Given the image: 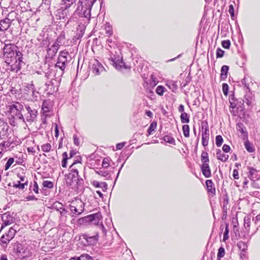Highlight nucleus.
<instances>
[{"mask_svg":"<svg viewBox=\"0 0 260 260\" xmlns=\"http://www.w3.org/2000/svg\"><path fill=\"white\" fill-rule=\"evenodd\" d=\"M22 54L18 52V55H15L13 57L5 59V62L8 66L7 70L14 72H17L21 68L22 61Z\"/></svg>","mask_w":260,"mask_h":260,"instance_id":"obj_1","label":"nucleus"},{"mask_svg":"<svg viewBox=\"0 0 260 260\" xmlns=\"http://www.w3.org/2000/svg\"><path fill=\"white\" fill-rule=\"evenodd\" d=\"M108 58L111 61L113 66H115L117 69H120L124 66L121 53L118 48L114 49L112 51H109Z\"/></svg>","mask_w":260,"mask_h":260,"instance_id":"obj_2","label":"nucleus"},{"mask_svg":"<svg viewBox=\"0 0 260 260\" xmlns=\"http://www.w3.org/2000/svg\"><path fill=\"white\" fill-rule=\"evenodd\" d=\"M96 0H79L82 9L81 10V17L86 19L87 22H89L91 17V10L93 5Z\"/></svg>","mask_w":260,"mask_h":260,"instance_id":"obj_3","label":"nucleus"},{"mask_svg":"<svg viewBox=\"0 0 260 260\" xmlns=\"http://www.w3.org/2000/svg\"><path fill=\"white\" fill-rule=\"evenodd\" d=\"M76 0H61L60 8L57 10L60 19L68 18L70 16V8L75 4Z\"/></svg>","mask_w":260,"mask_h":260,"instance_id":"obj_4","label":"nucleus"},{"mask_svg":"<svg viewBox=\"0 0 260 260\" xmlns=\"http://www.w3.org/2000/svg\"><path fill=\"white\" fill-rule=\"evenodd\" d=\"M68 58H71L69 56V53L68 51L63 50L59 52L57 58V61L55 65V68L57 71L59 69L60 71V74L62 75L64 69L66 68V65L68 62Z\"/></svg>","mask_w":260,"mask_h":260,"instance_id":"obj_5","label":"nucleus"},{"mask_svg":"<svg viewBox=\"0 0 260 260\" xmlns=\"http://www.w3.org/2000/svg\"><path fill=\"white\" fill-rule=\"evenodd\" d=\"M23 107L22 104L15 102L9 106V112L13 118L16 117L17 119L24 122V117L21 112Z\"/></svg>","mask_w":260,"mask_h":260,"instance_id":"obj_6","label":"nucleus"},{"mask_svg":"<svg viewBox=\"0 0 260 260\" xmlns=\"http://www.w3.org/2000/svg\"><path fill=\"white\" fill-rule=\"evenodd\" d=\"M17 47L12 43H5L3 47V57L4 60L10 57H13L15 55H18V52H20L17 50Z\"/></svg>","mask_w":260,"mask_h":260,"instance_id":"obj_7","label":"nucleus"},{"mask_svg":"<svg viewBox=\"0 0 260 260\" xmlns=\"http://www.w3.org/2000/svg\"><path fill=\"white\" fill-rule=\"evenodd\" d=\"M17 255L20 260L29 258L32 256L31 248L29 246L18 245L16 248Z\"/></svg>","mask_w":260,"mask_h":260,"instance_id":"obj_8","label":"nucleus"},{"mask_svg":"<svg viewBox=\"0 0 260 260\" xmlns=\"http://www.w3.org/2000/svg\"><path fill=\"white\" fill-rule=\"evenodd\" d=\"M90 68L92 72L95 75H99L106 72L103 66L95 58L91 60Z\"/></svg>","mask_w":260,"mask_h":260,"instance_id":"obj_9","label":"nucleus"},{"mask_svg":"<svg viewBox=\"0 0 260 260\" xmlns=\"http://www.w3.org/2000/svg\"><path fill=\"white\" fill-rule=\"evenodd\" d=\"M24 107L27 112L23 115L24 122L25 120L28 122H34L37 117L38 111L36 109L31 108L28 105H25Z\"/></svg>","mask_w":260,"mask_h":260,"instance_id":"obj_10","label":"nucleus"},{"mask_svg":"<svg viewBox=\"0 0 260 260\" xmlns=\"http://www.w3.org/2000/svg\"><path fill=\"white\" fill-rule=\"evenodd\" d=\"M84 203L81 200H76L75 202H72L70 205L71 211L77 215L81 214L84 211Z\"/></svg>","mask_w":260,"mask_h":260,"instance_id":"obj_11","label":"nucleus"},{"mask_svg":"<svg viewBox=\"0 0 260 260\" xmlns=\"http://www.w3.org/2000/svg\"><path fill=\"white\" fill-rule=\"evenodd\" d=\"M3 223L1 226L2 230L5 226L9 225L15 221V218L14 216V213L7 212L2 215Z\"/></svg>","mask_w":260,"mask_h":260,"instance_id":"obj_12","label":"nucleus"},{"mask_svg":"<svg viewBox=\"0 0 260 260\" xmlns=\"http://www.w3.org/2000/svg\"><path fill=\"white\" fill-rule=\"evenodd\" d=\"M16 233V230L13 228H11L8 233L5 235H3L0 239V244L3 245V246H7L10 240L14 237Z\"/></svg>","mask_w":260,"mask_h":260,"instance_id":"obj_13","label":"nucleus"},{"mask_svg":"<svg viewBox=\"0 0 260 260\" xmlns=\"http://www.w3.org/2000/svg\"><path fill=\"white\" fill-rule=\"evenodd\" d=\"M202 142L204 146H207L208 144L209 139V129L208 128L207 123L205 124H202Z\"/></svg>","mask_w":260,"mask_h":260,"instance_id":"obj_14","label":"nucleus"},{"mask_svg":"<svg viewBox=\"0 0 260 260\" xmlns=\"http://www.w3.org/2000/svg\"><path fill=\"white\" fill-rule=\"evenodd\" d=\"M98 234L90 236L87 233L83 234L80 236V239H84L86 241L85 244L88 245L95 244L98 241Z\"/></svg>","mask_w":260,"mask_h":260,"instance_id":"obj_15","label":"nucleus"},{"mask_svg":"<svg viewBox=\"0 0 260 260\" xmlns=\"http://www.w3.org/2000/svg\"><path fill=\"white\" fill-rule=\"evenodd\" d=\"M86 26L85 24L80 23L78 24L75 31V35L74 36L73 40L76 41L77 40L80 39L83 36L85 32Z\"/></svg>","mask_w":260,"mask_h":260,"instance_id":"obj_16","label":"nucleus"},{"mask_svg":"<svg viewBox=\"0 0 260 260\" xmlns=\"http://www.w3.org/2000/svg\"><path fill=\"white\" fill-rule=\"evenodd\" d=\"M102 215L101 213H97L95 214H92L89 215L85 217V220L89 222H93L94 224H97L99 222L100 219L101 218Z\"/></svg>","mask_w":260,"mask_h":260,"instance_id":"obj_17","label":"nucleus"},{"mask_svg":"<svg viewBox=\"0 0 260 260\" xmlns=\"http://www.w3.org/2000/svg\"><path fill=\"white\" fill-rule=\"evenodd\" d=\"M206 184L209 196L210 197H213L216 192L214 183L212 182L211 180H206Z\"/></svg>","mask_w":260,"mask_h":260,"instance_id":"obj_18","label":"nucleus"},{"mask_svg":"<svg viewBox=\"0 0 260 260\" xmlns=\"http://www.w3.org/2000/svg\"><path fill=\"white\" fill-rule=\"evenodd\" d=\"M9 131V126L3 118H0V135L6 136Z\"/></svg>","mask_w":260,"mask_h":260,"instance_id":"obj_19","label":"nucleus"},{"mask_svg":"<svg viewBox=\"0 0 260 260\" xmlns=\"http://www.w3.org/2000/svg\"><path fill=\"white\" fill-rule=\"evenodd\" d=\"M248 177L251 178H257V179H259V176L260 173V171L257 170L254 167H248Z\"/></svg>","mask_w":260,"mask_h":260,"instance_id":"obj_20","label":"nucleus"},{"mask_svg":"<svg viewBox=\"0 0 260 260\" xmlns=\"http://www.w3.org/2000/svg\"><path fill=\"white\" fill-rule=\"evenodd\" d=\"M92 184L96 188H101L104 192H106L108 189V185L105 182H99L94 180Z\"/></svg>","mask_w":260,"mask_h":260,"instance_id":"obj_21","label":"nucleus"},{"mask_svg":"<svg viewBox=\"0 0 260 260\" xmlns=\"http://www.w3.org/2000/svg\"><path fill=\"white\" fill-rule=\"evenodd\" d=\"M76 162L73 163L70 168V172L68 174L67 179H75L78 177V171L77 169L72 168Z\"/></svg>","mask_w":260,"mask_h":260,"instance_id":"obj_22","label":"nucleus"},{"mask_svg":"<svg viewBox=\"0 0 260 260\" xmlns=\"http://www.w3.org/2000/svg\"><path fill=\"white\" fill-rule=\"evenodd\" d=\"M10 20L9 18H5L0 21V31H5L10 26Z\"/></svg>","mask_w":260,"mask_h":260,"instance_id":"obj_23","label":"nucleus"},{"mask_svg":"<svg viewBox=\"0 0 260 260\" xmlns=\"http://www.w3.org/2000/svg\"><path fill=\"white\" fill-rule=\"evenodd\" d=\"M216 156L218 160H220L222 162L226 161L229 157L228 154L223 153L220 149L217 150Z\"/></svg>","mask_w":260,"mask_h":260,"instance_id":"obj_24","label":"nucleus"},{"mask_svg":"<svg viewBox=\"0 0 260 260\" xmlns=\"http://www.w3.org/2000/svg\"><path fill=\"white\" fill-rule=\"evenodd\" d=\"M23 156L24 155L21 152H19L18 154L14 155L12 157L14 158L15 164H14L13 166H15L17 164H22L24 162Z\"/></svg>","mask_w":260,"mask_h":260,"instance_id":"obj_25","label":"nucleus"},{"mask_svg":"<svg viewBox=\"0 0 260 260\" xmlns=\"http://www.w3.org/2000/svg\"><path fill=\"white\" fill-rule=\"evenodd\" d=\"M202 171L205 177L208 178L211 175V171L208 164H203L201 167Z\"/></svg>","mask_w":260,"mask_h":260,"instance_id":"obj_26","label":"nucleus"},{"mask_svg":"<svg viewBox=\"0 0 260 260\" xmlns=\"http://www.w3.org/2000/svg\"><path fill=\"white\" fill-rule=\"evenodd\" d=\"M58 51V49L57 48H55L54 46L52 45L50 47L48 48L47 50V54L46 56L48 58H52L57 52Z\"/></svg>","mask_w":260,"mask_h":260,"instance_id":"obj_27","label":"nucleus"},{"mask_svg":"<svg viewBox=\"0 0 260 260\" xmlns=\"http://www.w3.org/2000/svg\"><path fill=\"white\" fill-rule=\"evenodd\" d=\"M221 203L222 204V206L223 209V212L227 213V205L229 204V198L226 194L222 196L221 198Z\"/></svg>","mask_w":260,"mask_h":260,"instance_id":"obj_28","label":"nucleus"},{"mask_svg":"<svg viewBox=\"0 0 260 260\" xmlns=\"http://www.w3.org/2000/svg\"><path fill=\"white\" fill-rule=\"evenodd\" d=\"M237 129L240 132L243 137L247 138V133L245 130V127L243 123L239 122L237 124Z\"/></svg>","mask_w":260,"mask_h":260,"instance_id":"obj_29","label":"nucleus"},{"mask_svg":"<svg viewBox=\"0 0 260 260\" xmlns=\"http://www.w3.org/2000/svg\"><path fill=\"white\" fill-rule=\"evenodd\" d=\"M229 70V67L228 66L224 65L221 67L220 73L221 80H224L227 78Z\"/></svg>","mask_w":260,"mask_h":260,"instance_id":"obj_30","label":"nucleus"},{"mask_svg":"<svg viewBox=\"0 0 260 260\" xmlns=\"http://www.w3.org/2000/svg\"><path fill=\"white\" fill-rule=\"evenodd\" d=\"M244 146L246 150L249 153L254 152L255 150L253 145L247 139L244 142Z\"/></svg>","mask_w":260,"mask_h":260,"instance_id":"obj_31","label":"nucleus"},{"mask_svg":"<svg viewBox=\"0 0 260 260\" xmlns=\"http://www.w3.org/2000/svg\"><path fill=\"white\" fill-rule=\"evenodd\" d=\"M166 85L172 91L174 92H176L178 89V86L176 83L172 80L168 81L166 83Z\"/></svg>","mask_w":260,"mask_h":260,"instance_id":"obj_32","label":"nucleus"},{"mask_svg":"<svg viewBox=\"0 0 260 260\" xmlns=\"http://www.w3.org/2000/svg\"><path fill=\"white\" fill-rule=\"evenodd\" d=\"M70 260H94V259L87 254H82L79 257H72Z\"/></svg>","mask_w":260,"mask_h":260,"instance_id":"obj_33","label":"nucleus"},{"mask_svg":"<svg viewBox=\"0 0 260 260\" xmlns=\"http://www.w3.org/2000/svg\"><path fill=\"white\" fill-rule=\"evenodd\" d=\"M9 186H12L16 188H18L19 189H23L24 188V186L27 185V181L24 183H21L20 181H17L16 183L12 182V183L9 182L8 183Z\"/></svg>","mask_w":260,"mask_h":260,"instance_id":"obj_34","label":"nucleus"},{"mask_svg":"<svg viewBox=\"0 0 260 260\" xmlns=\"http://www.w3.org/2000/svg\"><path fill=\"white\" fill-rule=\"evenodd\" d=\"M157 126V122L156 121H153L152 123H151L150 126H149V128L147 130V134L146 136L147 137L149 136L150 135H152L153 132L155 131V129H156Z\"/></svg>","mask_w":260,"mask_h":260,"instance_id":"obj_35","label":"nucleus"},{"mask_svg":"<svg viewBox=\"0 0 260 260\" xmlns=\"http://www.w3.org/2000/svg\"><path fill=\"white\" fill-rule=\"evenodd\" d=\"M106 35L108 37L111 36L113 34L112 27L109 22H106L105 26Z\"/></svg>","mask_w":260,"mask_h":260,"instance_id":"obj_36","label":"nucleus"},{"mask_svg":"<svg viewBox=\"0 0 260 260\" xmlns=\"http://www.w3.org/2000/svg\"><path fill=\"white\" fill-rule=\"evenodd\" d=\"M11 144L12 143L9 141H4L0 143V151L3 153V151H6V149L10 147Z\"/></svg>","mask_w":260,"mask_h":260,"instance_id":"obj_37","label":"nucleus"},{"mask_svg":"<svg viewBox=\"0 0 260 260\" xmlns=\"http://www.w3.org/2000/svg\"><path fill=\"white\" fill-rule=\"evenodd\" d=\"M181 121L183 123L189 122V116L185 112H182L180 116Z\"/></svg>","mask_w":260,"mask_h":260,"instance_id":"obj_38","label":"nucleus"},{"mask_svg":"<svg viewBox=\"0 0 260 260\" xmlns=\"http://www.w3.org/2000/svg\"><path fill=\"white\" fill-rule=\"evenodd\" d=\"M250 219L248 216L244 217V226L247 232H249L250 230Z\"/></svg>","mask_w":260,"mask_h":260,"instance_id":"obj_39","label":"nucleus"},{"mask_svg":"<svg viewBox=\"0 0 260 260\" xmlns=\"http://www.w3.org/2000/svg\"><path fill=\"white\" fill-rule=\"evenodd\" d=\"M15 164V162L14 160V158H13L12 157H10L8 159L6 164L5 165V167H4L5 170L6 171V170H8L12 165H14V164Z\"/></svg>","mask_w":260,"mask_h":260,"instance_id":"obj_40","label":"nucleus"},{"mask_svg":"<svg viewBox=\"0 0 260 260\" xmlns=\"http://www.w3.org/2000/svg\"><path fill=\"white\" fill-rule=\"evenodd\" d=\"M182 130L183 135L185 137L188 138L189 137V126L187 124L183 125L182 126Z\"/></svg>","mask_w":260,"mask_h":260,"instance_id":"obj_41","label":"nucleus"},{"mask_svg":"<svg viewBox=\"0 0 260 260\" xmlns=\"http://www.w3.org/2000/svg\"><path fill=\"white\" fill-rule=\"evenodd\" d=\"M201 161L203 164H208L209 162L208 154L207 152L203 151L201 154Z\"/></svg>","mask_w":260,"mask_h":260,"instance_id":"obj_42","label":"nucleus"},{"mask_svg":"<svg viewBox=\"0 0 260 260\" xmlns=\"http://www.w3.org/2000/svg\"><path fill=\"white\" fill-rule=\"evenodd\" d=\"M163 140L170 144H175V139L171 136L169 135H166L163 138Z\"/></svg>","mask_w":260,"mask_h":260,"instance_id":"obj_43","label":"nucleus"},{"mask_svg":"<svg viewBox=\"0 0 260 260\" xmlns=\"http://www.w3.org/2000/svg\"><path fill=\"white\" fill-rule=\"evenodd\" d=\"M62 160L61 161V166L63 168L67 167V160L68 159V153L67 152H64L62 153Z\"/></svg>","mask_w":260,"mask_h":260,"instance_id":"obj_44","label":"nucleus"},{"mask_svg":"<svg viewBox=\"0 0 260 260\" xmlns=\"http://www.w3.org/2000/svg\"><path fill=\"white\" fill-rule=\"evenodd\" d=\"M51 147L50 143H46L41 146V149L44 152H48L51 150Z\"/></svg>","mask_w":260,"mask_h":260,"instance_id":"obj_45","label":"nucleus"},{"mask_svg":"<svg viewBox=\"0 0 260 260\" xmlns=\"http://www.w3.org/2000/svg\"><path fill=\"white\" fill-rule=\"evenodd\" d=\"M225 254V250L223 247H220L218 249V251L217 253V259L220 260L222 257L224 256Z\"/></svg>","mask_w":260,"mask_h":260,"instance_id":"obj_46","label":"nucleus"},{"mask_svg":"<svg viewBox=\"0 0 260 260\" xmlns=\"http://www.w3.org/2000/svg\"><path fill=\"white\" fill-rule=\"evenodd\" d=\"M165 89H166V88L165 87H164L162 85H159L156 88V92L159 95L161 96L163 95Z\"/></svg>","mask_w":260,"mask_h":260,"instance_id":"obj_47","label":"nucleus"},{"mask_svg":"<svg viewBox=\"0 0 260 260\" xmlns=\"http://www.w3.org/2000/svg\"><path fill=\"white\" fill-rule=\"evenodd\" d=\"M223 143V138L220 135L216 136L215 138V143L217 147H220Z\"/></svg>","mask_w":260,"mask_h":260,"instance_id":"obj_48","label":"nucleus"},{"mask_svg":"<svg viewBox=\"0 0 260 260\" xmlns=\"http://www.w3.org/2000/svg\"><path fill=\"white\" fill-rule=\"evenodd\" d=\"M66 39L65 37V34L63 32H62L57 39H56V41H57L58 43H59L60 44H62L63 43V41Z\"/></svg>","mask_w":260,"mask_h":260,"instance_id":"obj_49","label":"nucleus"},{"mask_svg":"<svg viewBox=\"0 0 260 260\" xmlns=\"http://www.w3.org/2000/svg\"><path fill=\"white\" fill-rule=\"evenodd\" d=\"M229 225L228 224H226L225 228V231L223 234V241H225L227 240L229 237Z\"/></svg>","mask_w":260,"mask_h":260,"instance_id":"obj_50","label":"nucleus"},{"mask_svg":"<svg viewBox=\"0 0 260 260\" xmlns=\"http://www.w3.org/2000/svg\"><path fill=\"white\" fill-rule=\"evenodd\" d=\"M30 191H33L36 193H39V188L37 183L36 181L34 182L33 185H30L29 187Z\"/></svg>","mask_w":260,"mask_h":260,"instance_id":"obj_51","label":"nucleus"},{"mask_svg":"<svg viewBox=\"0 0 260 260\" xmlns=\"http://www.w3.org/2000/svg\"><path fill=\"white\" fill-rule=\"evenodd\" d=\"M42 110L44 113H47L49 111V107H48V103L47 101H44L42 105Z\"/></svg>","mask_w":260,"mask_h":260,"instance_id":"obj_52","label":"nucleus"},{"mask_svg":"<svg viewBox=\"0 0 260 260\" xmlns=\"http://www.w3.org/2000/svg\"><path fill=\"white\" fill-rule=\"evenodd\" d=\"M222 46L225 49H229L231 46L230 40H224L221 42Z\"/></svg>","mask_w":260,"mask_h":260,"instance_id":"obj_53","label":"nucleus"},{"mask_svg":"<svg viewBox=\"0 0 260 260\" xmlns=\"http://www.w3.org/2000/svg\"><path fill=\"white\" fill-rule=\"evenodd\" d=\"M233 230L234 231V232H235V233H236V232H239V229H238V220L237 219H233Z\"/></svg>","mask_w":260,"mask_h":260,"instance_id":"obj_54","label":"nucleus"},{"mask_svg":"<svg viewBox=\"0 0 260 260\" xmlns=\"http://www.w3.org/2000/svg\"><path fill=\"white\" fill-rule=\"evenodd\" d=\"M222 91L223 93L225 95H227L228 94L229 91V86L228 84L224 83L222 84Z\"/></svg>","mask_w":260,"mask_h":260,"instance_id":"obj_55","label":"nucleus"},{"mask_svg":"<svg viewBox=\"0 0 260 260\" xmlns=\"http://www.w3.org/2000/svg\"><path fill=\"white\" fill-rule=\"evenodd\" d=\"M224 51L221 49L218 48L216 50V57L217 58H221L223 56Z\"/></svg>","mask_w":260,"mask_h":260,"instance_id":"obj_56","label":"nucleus"},{"mask_svg":"<svg viewBox=\"0 0 260 260\" xmlns=\"http://www.w3.org/2000/svg\"><path fill=\"white\" fill-rule=\"evenodd\" d=\"M43 185L45 187H47L48 188H52L53 187V183L49 181H44Z\"/></svg>","mask_w":260,"mask_h":260,"instance_id":"obj_57","label":"nucleus"},{"mask_svg":"<svg viewBox=\"0 0 260 260\" xmlns=\"http://www.w3.org/2000/svg\"><path fill=\"white\" fill-rule=\"evenodd\" d=\"M109 166V159L108 158H105L102 162V166L104 168H107Z\"/></svg>","mask_w":260,"mask_h":260,"instance_id":"obj_58","label":"nucleus"},{"mask_svg":"<svg viewBox=\"0 0 260 260\" xmlns=\"http://www.w3.org/2000/svg\"><path fill=\"white\" fill-rule=\"evenodd\" d=\"M73 139L74 144L76 146H79L80 145V140L77 135H74L73 136Z\"/></svg>","mask_w":260,"mask_h":260,"instance_id":"obj_59","label":"nucleus"},{"mask_svg":"<svg viewBox=\"0 0 260 260\" xmlns=\"http://www.w3.org/2000/svg\"><path fill=\"white\" fill-rule=\"evenodd\" d=\"M230 102L231 105L232 107H234L236 106V104L235 103V97L233 95H230Z\"/></svg>","mask_w":260,"mask_h":260,"instance_id":"obj_60","label":"nucleus"},{"mask_svg":"<svg viewBox=\"0 0 260 260\" xmlns=\"http://www.w3.org/2000/svg\"><path fill=\"white\" fill-rule=\"evenodd\" d=\"M222 150L224 152H229L230 150H231V147L229 145H226V144H224L222 146Z\"/></svg>","mask_w":260,"mask_h":260,"instance_id":"obj_61","label":"nucleus"},{"mask_svg":"<svg viewBox=\"0 0 260 260\" xmlns=\"http://www.w3.org/2000/svg\"><path fill=\"white\" fill-rule=\"evenodd\" d=\"M62 204L59 202L56 203L54 204V208H56L58 211H60L61 209H62Z\"/></svg>","mask_w":260,"mask_h":260,"instance_id":"obj_62","label":"nucleus"},{"mask_svg":"<svg viewBox=\"0 0 260 260\" xmlns=\"http://www.w3.org/2000/svg\"><path fill=\"white\" fill-rule=\"evenodd\" d=\"M125 143V142H122V143H118L116 145V149L117 150H120L121 149L123 146H124Z\"/></svg>","mask_w":260,"mask_h":260,"instance_id":"obj_63","label":"nucleus"},{"mask_svg":"<svg viewBox=\"0 0 260 260\" xmlns=\"http://www.w3.org/2000/svg\"><path fill=\"white\" fill-rule=\"evenodd\" d=\"M233 176L234 179H239V173L237 170L235 169L234 170Z\"/></svg>","mask_w":260,"mask_h":260,"instance_id":"obj_64","label":"nucleus"}]
</instances>
